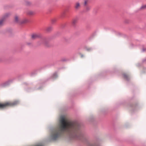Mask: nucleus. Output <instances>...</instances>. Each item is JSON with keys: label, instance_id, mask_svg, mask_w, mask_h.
Wrapping results in <instances>:
<instances>
[{"label": "nucleus", "instance_id": "nucleus-1", "mask_svg": "<svg viewBox=\"0 0 146 146\" xmlns=\"http://www.w3.org/2000/svg\"><path fill=\"white\" fill-rule=\"evenodd\" d=\"M58 128L52 133L51 137L53 140L56 139L64 132L67 133L73 137H79L80 135V125L78 123L69 121L62 118Z\"/></svg>", "mask_w": 146, "mask_h": 146}, {"label": "nucleus", "instance_id": "nucleus-8", "mask_svg": "<svg viewBox=\"0 0 146 146\" xmlns=\"http://www.w3.org/2000/svg\"><path fill=\"white\" fill-rule=\"evenodd\" d=\"M78 19L77 18H74L73 19L72 21V23L75 24L77 21Z\"/></svg>", "mask_w": 146, "mask_h": 146}, {"label": "nucleus", "instance_id": "nucleus-12", "mask_svg": "<svg viewBox=\"0 0 146 146\" xmlns=\"http://www.w3.org/2000/svg\"><path fill=\"white\" fill-rule=\"evenodd\" d=\"M88 0H85L84 1V5H86L87 3H88Z\"/></svg>", "mask_w": 146, "mask_h": 146}, {"label": "nucleus", "instance_id": "nucleus-9", "mask_svg": "<svg viewBox=\"0 0 146 146\" xmlns=\"http://www.w3.org/2000/svg\"><path fill=\"white\" fill-rule=\"evenodd\" d=\"M123 76L125 79L127 80L129 78V76L128 75H127V74H123Z\"/></svg>", "mask_w": 146, "mask_h": 146}, {"label": "nucleus", "instance_id": "nucleus-13", "mask_svg": "<svg viewBox=\"0 0 146 146\" xmlns=\"http://www.w3.org/2000/svg\"><path fill=\"white\" fill-rule=\"evenodd\" d=\"M33 13H34L33 12L31 11L29 12V14L30 15H32L33 14Z\"/></svg>", "mask_w": 146, "mask_h": 146}, {"label": "nucleus", "instance_id": "nucleus-11", "mask_svg": "<svg viewBox=\"0 0 146 146\" xmlns=\"http://www.w3.org/2000/svg\"><path fill=\"white\" fill-rule=\"evenodd\" d=\"M52 29V27H48L46 29V30L48 31H51Z\"/></svg>", "mask_w": 146, "mask_h": 146}, {"label": "nucleus", "instance_id": "nucleus-5", "mask_svg": "<svg viewBox=\"0 0 146 146\" xmlns=\"http://www.w3.org/2000/svg\"><path fill=\"white\" fill-rule=\"evenodd\" d=\"M9 15L10 14L9 13L6 14L4 16V17L2 19L0 20V25H1L3 24L5 20V18L8 17Z\"/></svg>", "mask_w": 146, "mask_h": 146}, {"label": "nucleus", "instance_id": "nucleus-6", "mask_svg": "<svg viewBox=\"0 0 146 146\" xmlns=\"http://www.w3.org/2000/svg\"><path fill=\"white\" fill-rule=\"evenodd\" d=\"M80 7V4L79 3L77 2L75 3V8L76 9H78Z\"/></svg>", "mask_w": 146, "mask_h": 146}, {"label": "nucleus", "instance_id": "nucleus-3", "mask_svg": "<svg viewBox=\"0 0 146 146\" xmlns=\"http://www.w3.org/2000/svg\"><path fill=\"white\" fill-rule=\"evenodd\" d=\"M41 35L39 34H34L31 35V38L33 39H35L37 38L40 37Z\"/></svg>", "mask_w": 146, "mask_h": 146}, {"label": "nucleus", "instance_id": "nucleus-7", "mask_svg": "<svg viewBox=\"0 0 146 146\" xmlns=\"http://www.w3.org/2000/svg\"><path fill=\"white\" fill-rule=\"evenodd\" d=\"M28 22V20L27 19H25L22 21H21L20 24L25 23Z\"/></svg>", "mask_w": 146, "mask_h": 146}, {"label": "nucleus", "instance_id": "nucleus-10", "mask_svg": "<svg viewBox=\"0 0 146 146\" xmlns=\"http://www.w3.org/2000/svg\"><path fill=\"white\" fill-rule=\"evenodd\" d=\"M141 9H146V4L143 5L140 8Z\"/></svg>", "mask_w": 146, "mask_h": 146}, {"label": "nucleus", "instance_id": "nucleus-4", "mask_svg": "<svg viewBox=\"0 0 146 146\" xmlns=\"http://www.w3.org/2000/svg\"><path fill=\"white\" fill-rule=\"evenodd\" d=\"M14 21L16 23L20 24L21 21L19 16L17 15L15 16L14 17Z\"/></svg>", "mask_w": 146, "mask_h": 146}, {"label": "nucleus", "instance_id": "nucleus-2", "mask_svg": "<svg viewBox=\"0 0 146 146\" xmlns=\"http://www.w3.org/2000/svg\"><path fill=\"white\" fill-rule=\"evenodd\" d=\"M18 103L19 102L17 100L7 102L4 103H0V109H3L9 107L14 106L17 105Z\"/></svg>", "mask_w": 146, "mask_h": 146}]
</instances>
